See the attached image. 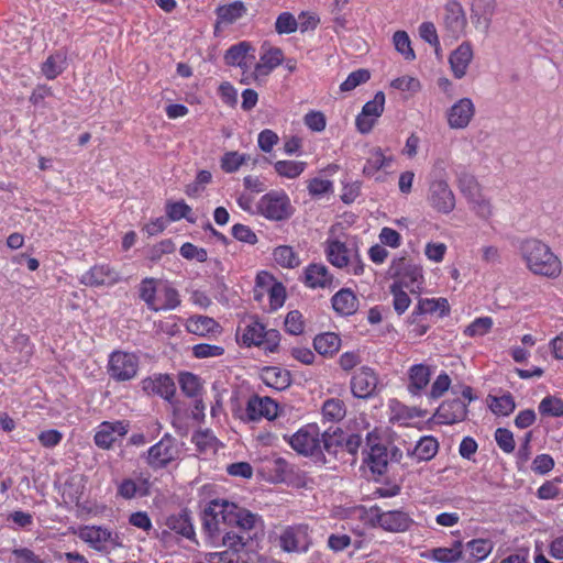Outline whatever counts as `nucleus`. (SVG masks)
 I'll list each match as a JSON object with an SVG mask.
<instances>
[{
  "label": "nucleus",
  "mask_w": 563,
  "mask_h": 563,
  "mask_svg": "<svg viewBox=\"0 0 563 563\" xmlns=\"http://www.w3.org/2000/svg\"><path fill=\"white\" fill-rule=\"evenodd\" d=\"M518 251L526 267L534 275L558 278L562 263L551 247L541 240L529 238L519 243Z\"/></svg>",
  "instance_id": "f257e3e1"
},
{
  "label": "nucleus",
  "mask_w": 563,
  "mask_h": 563,
  "mask_svg": "<svg viewBox=\"0 0 563 563\" xmlns=\"http://www.w3.org/2000/svg\"><path fill=\"white\" fill-rule=\"evenodd\" d=\"M388 274L395 279L391 285H399V287L407 288L412 294L421 291L423 284L422 268L412 261L406 257L394 258Z\"/></svg>",
  "instance_id": "f03ea898"
},
{
  "label": "nucleus",
  "mask_w": 563,
  "mask_h": 563,
  "mask_svg": "<svg viewBox=\"0 0 563 563\" xmlns=\"http://www.w3.org/2000/svg\"><path fill=\"white\" fill-rule=\"evenodd\" d=\"M241 333V341L246 346L264 345L269 352L276 351L279 342V332L271 329L266 330L258 320L250 318L244 321V327L238 328V335Z\"/></svg>",
  "instance_id": "7ed1b4c3"
},
{
  "label": "nucleus",
  "mask_w": 563,
  "mask_h": 563,
  "mask_svg": "<svg viewBox=\"0 0 563 563\" xmlns=\"http://www.w3.org/2000/svg\"><path fill=\"white\" fill-rule=\"evenodd\" d=\"M279 547L287 553H306L312 545L311 529L307 523H295L282 529Z\"/></svg>",
  "instance_id": "20e7f679"
},
{
  "label": "nucleus",
  "mask_w": 563,
  "mask_h": 563,
  "mask_svg": "<svg viewBox=\"0 0 563 563\" xmlns=\"http://www.w3.org/2000/svg\"><path fill=\"white\" fill-rule=\"evenodd\" d=\"M258 213L272 221L290 218L294 209L290 199L283 190H271L263 195L257 203Z\"/></svg>",
  "instance_id": "39448f33"
},
{
  "label": "nucleus",
  "mask_w": 563,
  "mask_h": 563,
  "mask_svg": "<svg viewBox=\"0 0 563 563\" xmlns=\"http://www.w3.org/2000/svg\"><path fill=\"white\" fill-rule=\"evenodd\" d=\"M320 429L316 423H309L300 428L290 437H284L289 445L299 454L314 456L319 460V453H322Z\"/></svg>",
  "instance_id": "423d86ee"
},
{
  "label": "nucleus",
  "mask_w": 563,
  "mask_h": 563,
  "mask_svg": "<svg viewBox=\"0 0 563 563\" xmlns=\"http://www.w3.org/2000/svg\"><path fill=\"white\" fill-rule=\"evenodd\" d=\"M181 453L180 444L169 433L147 450L146 462L153 470L166 467L176 461Z\"/></svg>",
  "instance_id": "0eeeda50"
},
{
  "label": "nucleus",
  "mask_w": 563,
  "mask_h": 563,
  "mask_svg": "<svg viewBox=\"0 0 563 563\" xmlns=\"http://www.w3.org/2000/svg\"><path fill=\"white\" fill-rule=\"evenodd\" d=\"M139 364L135 354L115 351L110 354L108 374L115 382H128L137 375Z\"/></svg>",
  "instance_id": "6e6552de"
},
{
  "label": "nucleus",
  "mask_w": 563,
  "mask_h": 563,
  "mask_svg": "<svg viewBox=\"0 0 563 563\" xmlns=\"http://www.w3.org/2000/svg\"><path fill=\"white\" fill-rule=\"evenodd\" d=\"M79 537L92 549L103 553H110L112 550L122 547L119 534L112 533L109 529L102 527H85L80 530Z\"/></svg>",
  "instance_id": "1a4fd4ad"
},
{
  "label": "nucleus",
  "mask_w": 563,
  "mask_h": 563,
  "mask_svg": "<svg viewBox=\"0 0 563 563\" xmlns=\"http://www.w3.org/2000/svg\"><path fill=\"white\" fill-rule=\"evenodd\" d=\"M371 511L373 515L372 521L388 532L408 531L415 522L410 515L402 510L384 511L379 507H373Z\"/></svg>",
  "instance_id": "9d476101"
},
{
  "label": "nucleus",
  "mask_w": 563,
  "mask_h": 563,
  "mask_svg": "<svg viewBox=\"0 0 563 563\" xmlns=\"http://www.w3.org/2000/svg\"><path fill=\"white\" fill-rule=\"evenodd\" d=\"M224 506H234L233 503L228 500L213 499L203 510L202 521L203 529L211 539H219L224 528H229L227 520H224Z\"/></svg>",
  "instance_id": "9b49d317"
},
{
  "label": "nucleus",
  "mask_w": 563,
  "mask_h": 563,
  "mask_svg": "<svg viewBox=\"0 0 563 563\" xmlns=\"http://www.w3.org/2000/svg\"><path fill=\"white\" fill-rule=\"evenodd\" d=\"M441 19L444 30L452 38L457 40L465 33L467 19L457 0H450L444 4Z\"/></svg>",
  "instance_id": "f8f14e48"
},
{
  "label": "nucleus",
  "mask_w": 563,
  "mask_h": 563,
  "mask_svg": "<svg viewBox=\"0 0 563 563\" xmlns=\"http://www.w3.org/2000/svg\"><path fill=\"white\" fill-rule=\"evenodd\" d=\"M128 431L129 423L123 420L103 421L96 429L95 444L102 450H110Z\"/></svg>",
  "instance_id": "ddd939ff"
},
{
  "label": "nucleus",
  "mask_w": 563,
  "mask_h": 563,
  "mask_svg": "<svg viewBox=\"0 0 563 563\" xmlns=\"http://www.w3.org/2000/svg\"><path fill=\"white\" fill-rule=\"evenodd\" d=\"M385 95L383 91L375 93L373 100L367 101L361 113L356 117L355 124L362 134H367L372 131L376 120L384 112Z\"/></svg>",
  "instance_id": "4468645a"
},
{
  "label": "nucleus",
  "mask_w": 563,
  "mask_h": 563,
  "mask_svg": "<svg viewBox=\"0 0 563 563\" xmlns=\"http://www.w3.org/2000/svg\"><path fill=\"white\" fill-rule=\"evenodd\" d=\"M378 377L373 368L362 366L351 378V391L354 397L366 399L375 395Z\"/></svg>",
  "instance_id": "2eb2a0df"
},
{
  "label": "nucleus",
  "mask_w": 563,
  "mask_h": 563,
  "mask_svg": "<svg viewBox=\"0 0 563 563\" xmlns=\"http://www.w3.org/2000/svg\"><path fill=\"white\" fill-rule=\"evenodd\" d=\"M151 487L150 474L137 473L133 477L124 478L119 484L117 494L124 499L147 497L151 495Z\"/></svg>",
  "instance_id": "dca6fc26"
},
{
  "label": "nucleus",
  "mask_w": 563,
  "mask_h": 563,
  "mask_svg": "<svg viewBox=\"0 0 563 563\" xmlns=\"http://www.w3.org/2000/svg\"><path fill=\"white\" fill-rule=\"evenodd\" d=\"M429 201L432 208L450 213L455 207V196L445 180H434L430 185Z\"/></svg>",
  "instance_id": "f3484780"
},
{
  "label": "nucleus",
  "mask_w": 563,
  "mask_h": 563,
  "mask_svg": "<svg viewBox=\"0 0 563 563\" xmlns=\"http://www.w3.org/2000/svg\"><path fill=\"white\" fill-rule=\"evenodd\" d=\"M142 390L148 396H159L167 401H172L176 385L173 378L166 374H158L146 377L141 382Z\"/></svg>",
  "instance_id": "a211bd4d"
},
{
  "label": "nucleus",
  "mask_w": 563,
  "mask_h": 563,
  "mask_svg": "<svg viewBox=\"0 0 563 563\" xmlns=\"http://www.w3.org/2000/svg\"><path fill=\"white\" fill-rule=\"evenodd\" d=\"M121 280L120 274L109 265H95L80 277V283L90 286H113Z\"/></svg>",
  "instance_id": "6ab92c4d"
},
{
  "label": "nucleus",
  "mask_w": 563,
  "mask_h": 563,
  "mask_svg": "<svg viewBox=\"0 0 563 563\" xmlns=\"http://www.w3.org/2000/svg\"><path fill=\"white\" fill-rule=\"evenodd\" d=\"M495 10V0H472L471 21L475 29L488 34Z\"/></svg>",
  "instance_id": "aec40b11"
},
{
  "label": "nucleus",
  "mask_w": 563,
  "mask_h": 563,
  "mask_svg": "<svg viewBox=\"0 0 563 563\" xmlns=\"http://www.w3.org/2000/svg\"><path fill=\"white\" fill-rule=\"evenodd\" d=\"M475 113V107L470 98L456 101L446 112L448 124L451 129H465Z\"/></svg>",
  "instance_id": "412c9836"
},
{
  "label": "nucleus",
  "mask_w": 563,
  "mask_h": 563,
  "mask_svg": "<svg viewBox=\"0 0 563 563\" xmlns=\"http://www.w3.org/2000/svg\"><path fill=\"white\" fill-rule=\"evenodd\" d=\"M467 416V405L460 399L443 401L434 413L440 424H454L463 421Z\"/></svg>",
  "instance_id": "4be33fe9"
},
{
  "label": "nucleus",
  "mask_w": 563,
  "mask_h": 563,
  "mask_svg": "<svg viewBox=\"0 0 563 563\" xmlns=\"http://www.w3.org/2000/svg\"><path fill=\"white\" fill-rule=\"evenodd\" d=\"M224 508V520L229 525V528H238L243 532L250 531L256 527V523L261 521V517L251 512L247 509L240 508L235 504L234 506H225Z\"/></svg>",
  "instance_id": "5701e85b"
},
{
  "label": "nucleus",
  "mask_w": 563,
  "mask_h": 563,
  "mask_svg": "<svg viewBox=\"0 0 563 563\" xmlns=\"http://www.w3.org/2000/svg\"><path fill=\"white\" fill-rule=\"evenodd\" d=\"M277 404L269 397L253 396L247 401L245 415L251 421L261 418L272 420L277 416Z\"/></svg>",
  "instance_id": "b1692460"
},
{
  "label": "nucleus",
  "mask_w": 563,
  "mask_h": 563,
  "mask_svg": "<svg viewBox=\"0 0 563 563\" xmlns=\"http://www.w3.org/2000/svg\"><path fill=\"white\" fill-rule=\"evenodd\" d=\"M320 440L322 453H319V459L321 457V460L327 463L328 459L325 454L331 457H336L338 454L343 451L345 434L340 428H329L321 433Z\"/></svg>",
  "instance_id": "393cba45"
},
{
  "label": "nucleus",
  "mask_w": 563,
  "mask_h": 563,
  "mask_svg": "<svg viewBox=\"0 0 563 563\" xmlns=\"http://www.w3.org/2000/svg\"><path fill=\"white\" fill-rule=\"evenodd\" d=\"M377 437L369 432L367 434V445L369 446L367 463L372 473L383 475L387 472L388 466V448L376 444L373 440Z\"/></svg>",
  "instance_id": "a878e982"
},
{
  "label": "nucleus",
  "mask_w": 563,
  "mask_h": 563,
  "mask_svg": "<svg viewBox=\"0 0 563 563\" xmlns=\"http://www.w3.org/2000/svg\"><path fill=\"white\" fill-rule=\"evenodd\" d=\"M305 284L309 288H327L336 285L334 277L324 264H310L305 269Z\"/></svg>",
  "instance_id": "bb28decb"
},
{
  "label": "nucleus",
  "mask_w": 563,
  "mask_h": 563,
  "mask_svg": "<svg viewBox=\"0 0 563 563\" xmlns=\"http://www.w3.org/2000/svg\"><path fill=\"white\" fill-rule=\"evenodd\" d=\"M473 55V48L470 42H463L451 53L449 62L455 78L461 79L466 75Z\"/></svg>",
  "instance_id": "cd10ccee"
},
{
  "label": "nucleus",
  "mask_w": 563,
  "mask_h": 563,
  "mask_svg": "<svg viewBox=\"0 0 563 563\" xmlns=\"http://www.w3.org/2000/svg\"><path fill=\"white\" fill-rule=\"evenodd\" d=\"M438 311L440 317H444L449 313L450 306L445 298L420 299L408 318V322L415 323L417 318L424 314H432Z\"/></svg>",
  "instance_id": "c85d7f7f"
},
{
  "label": "nucleus",
  "mask_w": 563,
  "mask_h": 563,
  "mask_svg": "<svg viewBox=\"0 0 563 563\" xmlns=\"http://www.w3.org/2000/svg\"><path fill=\"white\" fill-rule=\"evenodd\" d=\"M408 391L412 396H421L422 391L427 388L431 378V371L428 365L415 364L408 371Z\"/></svg>",
  "instance_id": "c756f323"
},
{
  "label": "nucleus",
  "mask_w": 563,
  "mask_h": 563,
  "mask_svg": "<svg viewBox=\"0 0 563 563\" xmlns=\"http://www.w3.org/2000/svg\"><path fill=\"white\" fill-rule=\"evenodd\" d=\"M493 550V543L487 539H474L462 545L463 562L477 563L486 559Z\"/></svg>",
  "instance_id": "7c9ffc66"
},
{
  "label": "nucleus",
  "mask_w": 563,
  "mask_h": 563,
  "mask_svg": "<svg viewBox=\"0 0 563 563\" xmlns=\"http://www.w3.org/2000/svg\"><path fill=\"white\" fill-rule=\"evenodd\" d=\"M333 309L341 316H352L357 311L358 299L350 288H342L331 299Z\"/></svg>",
  "instance_id": "2f4dec72"
},
{
  "label": "nucleus",
  "mask_w": 563,
  "mask_h": 563,
  "mask_svg": "<svg viewBox=\"0 0 563 563\" xmlns=\"http://www.w3.org/2000/svg\"><path fill=\"white\" fill-rule=\"evenodd\" d=\"M247 12V8L244 2L238 0L229 4L219 5L216 9L217 23L216 29L219 27L220 24H233L238 20L242 19Z\"/></svg>",
  "instance_id": "473e14b6"
},
{
  "label": "nucleus",
  "mask_w": 563,
  "mask_h": 563,
  "mask_svg": "<svg viewBox=\"0 0 563 563\" xmlns=\"http://www.w3.org/2000/svg\"><path fill=\"white\" fill-rule=\"evenodd\" d=\"M262 380L269 387L276 390H285L290 386V373L277 366L265 367L261 374Z\"/></svg>",
  "instance_id": "72a5a7b5"
},
{
  "label": "nucleus",
  "mask_w": 563,
  "mask_h": 563,
  "mask_svg": "<svg viewBox=\"0 0 563 563\" xmlns=\"http://www.w3.org/2000/svg\"><path fill=\"white\" fill-rule=\"evenodd\" d=\"M186 329L189 333L207 336L211 333L220 332L219 323L207 316H194L187 319Z\"/></svg>",
  "instance_id": "f704fd0d"
},
{
  "label": "nucleus",
  "mask_w": 563,
  "mask_h": 563,
  "mask_svg": "<svg viewBox=\"0 0 563 563\" xmlns=\"http://www.w3.org/2000/svg\"><path fill=\"white\" fill-rule=\"evenodd\" d=\"M325 245L327 258L333 266L338 268L349 266L351 256L345 243L339 240H328Z\"/></svg>",
  "instance_id": "c9c22d12"
},
{
  "label": "nucleus",
  "mask_w": 563,
  "mask_h": 563,
  "mask_svg": "<svg viewBox=\"0 0 563 563\" xmlns=\"http://www.w3.org/2000/svg\"><path fill=\"white\" fill-rule=\"evenodd\" d=\"M284 62L283 51L278 47H272L265 51L261 57L260 62L255 65L254 74L256 77L266 76L277 66H279Z\"/></svg>",
  "instance_id": "e433bc0d"
},
{
  "label": "nucleus",
  "mask_w": 563,
  "mask_h": 563,
  "mask_svg": "<svg viewBox=\"0 0 563 563\" xmlns=\"http://www.w3.org/2000/svg\"><path fill=\"white\" fill-rule=\"evenodd\" d=\"M439 450V443L435 438L426 435L422 437L413 450H408V456L417 460L418 462L432 460Z\"/></svg>",
  "instance_id": "4c0bfd02"
},
{
  "label": "nucleus",
  "mask_w": 563,
  "mask_h": 563,
  "mask_svg": "<svg viewBox=\"0 0 563 563\" xmlns=\"http://www.w3.org/2000/svg\"><path fill=\"white\" fill-rule=\"evenodd\" d=\"M393 162L391 157H387L384 155L382 148L375 147L371 150L369 155L366 159L365 165L363 166V174L367 177H376V180H382L380 176H376L377 173Z\"/></svg>",
  "instance_id": "58836bf2"
},
{
  "label": "nucleus",
  "mask_w": 563,
  "mask_h": 563,
  "mask_svg": "<svg viewBox=\"0 0 563 563\" xmlns=\"http://www.w3.org/2000/svg\"><path fill=\"white\" fill-rule=\"evenodd\" d=\"M428 558L439 563H457L463 561L462 542L455 541L451 548H434Z\"/></svg>",
  "instance_id": "ea45409f"
},
{
  "label": "nucleus",
  "mask_w": 563,
  "mask_h": 563,
  "mask_svg": "<svg viewBox=\"0 0 563 563\" xmlns=\"http://www.w3.org/2000/svg\"><path fill=\"white\" fill-rule=\"evenodd\" d=\"M157 297V309L154 310L155 312L174 310L180 305V297L178 290L170 286L169 284H164L159 288Z\"/></svg>",
  "instance_id": "a19ab883"
},
{
  "label": "nucleus",
  "mask_w": 563,
  "mask_h": 563,
  "mask_svg": "<svg viewBox=\"0 0 563 563\" xmlns=\"http://www.w3.org/2000/svg\"><path fill=\"white\" fill-rule=\"evenodd\" d=\"M166 526L187 539H191L195 536L194 526L186 510L169 516L166 520Z\"/></svg>",
  "instance_id": "79ce46f5"
},
{
  "label": "nucleus",
  "mask_w": 563,
  "mask_h": 563,
  "mask_svg": "<svg viewBox=\"0 0 563 563\" xmlns=\"http://www.w3.org/2000/svg\"><path fill=\"white\" fill-rule=\"evenodd\" d=\"M341 339L333 332L319 334L313 340L314 350L321 355H332L339 351Z\"/></svg>",
  "instance_id": "37998d69"
},
{
  "label": "nucleus",
  "mask_w": 563,
  "mask_h": 563,
  "mask_svg": "<svg viewBox=\"0 0 563 563\" xmlns=\"http://www.w3.org/2000/svg\"><path fill=\"white\" fill-rule=\"evenodd\" d=\"M158 280L153 277H146L141 280L139 285V297L143 300L146 307L154 311L156 310V301L159 288L157 287Z\"/></svg>",
  "instance_id": "c03bdc74"
},
{
  "label": "nucleus",
  "mask_w": 563,
  "mask_h": 563,
  "mask_svg": "<svg viewBox=\"0 0 563 563\" xmlns=\"http://www.w3.org/2000/svg\"><path fill=\"white\" fill-rule=\"evenodd\" d=\"M307 163L302 161H277L274 163V169L278 176L295 179L306 169Z\"/></svg>",
  "instance_id": "a18cd8bd"
},
{
  "label": "nucleus",
  "mask_w": 563,
  "mask_h": 563,
  "mask_svg": "<svg viewBox=\"0 0 563 563\" xmlns=\"http://www.w3.org/2000/svg\"><path fill=\"white\" fill-rule=\"evenodd\" d=\"M273 256L278 265L286 268H295L300 264L298 254L288 245L277 246L273 252Z\"/></svg>",
  "instance_id": "49530a36"
},
{
  "label": "nucleus",
  "mask_w": 563,
  "mask_h": 563,
  "mask_svg": "<svg viewBox=\"0 0 563 563\" xmlns=\"http://www.w3.org/2000/svg\"><path fill=\"white\" fill-rule=\"evenodd\" d=\"M489 408L498 416H509L516 408V402L510 393L500 397L489 396Z\"/></svg>",
  "instance_id": "de8ad7c7"
},
{
  "label": "nucleus",
  "mask_w": 563,
  "mask_h": 563,
  "mask_svg": "<svg viewBox=\"0 0 563 563\" xmlns=\"http://www.w3.org/2000/svg\"><path fill=\"white\" fill-rule=\"evenodd\" d=\"M66 57L62 53H56L47 57L42 65L44 76L52 80L55 79L65 69Z\"/></svg>",
  "instance_id": "09e8293b"
},
{
  "label": "nucleus",
  "mask_w": 563,
  "mask_h": 563,
  "mask_svg": "<svg viewBox=\"0 0 563 563\" xmlns=\"http://www.w3.org/2000/svg\"><path fill=\"white\" fill-rule=\"evenodd\" d=\"M251 49V45L247 42H241L232 45L224 55V60L231 66H246L245 59L246 54Z\"/></svg>",
  "instance_id": "8fccbe9b"
},
{
  "label": "nucleus",
  "mask_w": 563,
  "mask_h": 563,
  "mask_svg": "<svg viewBox=\"0 0 563 563\" xmlns=\"http://www.w3.org/2000/svg\"><path fill=\"white\" fill-rule=\"evenodd\" d=\"M250 156L246 154H240L236 151H231L223 154L220 165L223 172L232 174L239 170L242 165L246 164Z\"/></svg>",
  "instance_id": "3c124183"
},
{
  "label": "nucleus",
  "mask_w": 563,
  "mask_h": 563,
  "mask_svg": "<svg viewBox=\"0 0 563 563\" xmlns=\"http://www.w3.org/2000/svg\"><path fill=\"white\" fill-rule=\"evenodd\" d=\"M346 412L343 400L338 398H330L323 402L322 413L323 417L330 421H339L344 418Z\"/></svg>",
  "instance_id": "603ef678"
},
{
  "label": "nucleus",
  "mask_w": 563,
  "mask_h": 563,
  "mask_svg": "<svg viewBox=\"0 0 563 563\" xmlns=\"http://www.w3.org/2000/svg\"><path fill=\"white\" fill-rule=\"evenodd\" d=\"M393 42L396 51L407 60L416 58L415 51L411 47V41L406 31H396L393 35Z\"/></svg>",
  "instance_id": "864d4df0"
},
{
  "label": "nucleus",
  "mask_w": 563,
  "mask_h": 563,
  "mask_svg": "<svg viewBox=\"0 0 563 563\" xmlns=\"http://www.w3.org/2000/svg\"><path fill=\"white\" fill-rule=\"evenodd\" d=\"M493 324L494 321L490 317H479L465 327L463 333L470 338L483 336L492 330Z\"/></svg>",
  "instance_id": "5fc2aeb1"
},
{
  "label": "nucleus",
  "mask_w": 563,
  "mask_h": 563,
  "mask_svg": "<svg viewBox=\"0 0 563 563\" xmlns=\"http://www.w3.org/2000/svg\"><path fill=\"white\" fill-rule=\"evenodd\" d=\"M179 385L181 391L188 397H197L201 390L200 379L192 373H181L179 375Z\"/></svg>",
  "instance_id": "6e6d98bb"
},
{
  "label": "nucleus",
  "mask_w": 563,
  "mask_h": 563,
  "mask_svg": "<svg viewBox=\"0 0 563 563\" xmlns=\"http://www.w3.org/2000/svg\"><path fill=\"white\" fill-rule=\"evenodd\" d=\"M166 213L169 221H178L186 219L194 223L195 219L190 218L191 208L185 201L170 202L166 206Z\"/></svg>",
  "instance_id": "4d7b16f0"
},
{
  "label": "nucleus",
  "mask_w": 563,
  "mask_h": 563,
  "mask_svg": "<svg viewBox=\"0 0 563 563\" xmlns=\"http://www.w3.org/2000/svg\"><path fill=\"white\" fill-rule=\"evenodd\" d=\"M539 412L547 417H562L563 400L553 396H547L539 404Z\"/></svg>",
  "instance_id": "13d9d810"
},
{
  "label": "nucleus",
  "mask_w": 563,
  "mask_h": 563,
  "mask_svg": "<svg viewBox=\"0 0 563 563\" xmlns=\"http://www.w3.org/2000/svg\"><path fill=\"white\" fill-rule=\"evenodd\" d=\"M221 536L222 544L235 554L241 552L246 544L245 537L236 533L234 530L224 528V532Z\"/></svg>",
  "instance_id": "bf43d9fd"
},
{
  "label": "nucleus",
  "mask_w": 563,
  "mask_h": 563,
  "mask_svg": "<svg viewBox=\"0 0 563 563\" xmlns=\"http://www.w3.org/2000/svg\"><path fill=\"white\" fill-rule=\"evenodd\" d=\"M389 291L393 295V307L398 314L405 313L411 303L409 295L399 287V285H390Z\"/></svg>",
  "instance_id": "052dcab7"
},
{
  "label": "nucleus",
  "mask_w": 563,
  "mask_h": 563,
  "mask_svg": "<svg viewBox=\"0 0 563 563\" xmlns=\"http://www.w3.org/2000/svg\"><path fill=\"white\" fill-rule=\"evenodd\" d=\"M192 443L196 444L200 452H207L214 450L217 444V438L210 430H200L192 434Z\"/></svg>",
  "instance_id": "680f3d73"
},
{
  "label": "nucleus",
  "mask_w": 563,
  "mask_h": 563,
  "mask_svg": "<svg viewBox=\"0 0 563 563\" xmlns=\"http://www.w3.org/2000/svg\"><path fill=\"white\" fill-rule=\"evenodd\" d=\"M459 188L465 195L467 200L473 199L481 194L477 180L470 174H461L459 176Z\"/></svg>",
  "instance_id": "e2e57ef3"
},
{
  "label": "nucleus",
  "mask_w": 563,
  "mask_h": 563,
  "mask_svg": "<svg viewBox=\"0 0 563 563\" xmlns=\"http://www.w3.org/2000/svg\"><path fill=\"white\" fill-rule=\"evenodd\" d=\"M371 78V73L367 69H357L352 71L347 78L341 84L340 89L342 91H351L361 84L366 82Z\"/></svg>",
  "instance_id": "0e129e2a"
},
{
  "label": "nucleus",
  "mask_w": 563,
  "mask_h": 563,
  "mask_svg": "<svg viewBox=\"0 0 563 563\" xmlns=\"http://www.w3.org/2000/svg\"><path fill=\"white\" fill-rule=\"evenodd\" d=\"M298 23L290 12L280 13L275 22V30L278 34H290L296 32Z\"/></svg>",
  "instance_id": "69168bd1"
},
{
  "label": "nucleus",
  "mask_w": 563,
  "mask_h": 563,
  "mask_svg": "<svg viewBox=\"0 0 563 563\" xmlns=\"http://www.w3.org/2000/svg\"><path fill=\"white\" fill-rule=\"evenodd\" d=\"M420 37L434 47L435 54L440 53V41L434 23L423 22L419 26Z\"/></svg>",
  "instance_id": "338daca9"
},
{
  "label": "nucleus",
  "mask_w": 563,
  "mask_h": 563,
  "mask_svg": "<svg viewBox=\"0 0 563 563\" xmlns=\"http://www.w3.org/2000/svg\"><path fill=\"white\" fill-rule=\"evenodd\" d=\"M495 441L499 449L508 454L512 453L516 448L514 434L509 429L506 428L496 429Z\"/></svg>",
  "instance_id": "774afa93"
}]
</instances>
